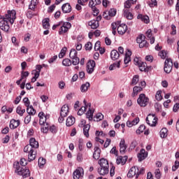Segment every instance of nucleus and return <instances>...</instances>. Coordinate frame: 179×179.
<instances>
[{"instance_id": "obj_1", "label": "nucleus", "mask_w": 179, "mask_h": 179, "mask_svg": "<svg viewBox=\"0 0 179 179\" xmlns=\"http://www.w3.org/2000/svg\"><path fill=\"white\" fill-rule=\"evenodd\" d=\"M0 29L8 33L10 27L9 26V22L10 24H13L15 23V20H16V11L15 10H9L5 15H0Z\"/></svg>"}, {"instance_id": "obj_2", "label": "nucleus", "mask_w": 179, "mask_h": 179, "mask_svg": "<svg viewBox=\"0 0 179 179\" xmlns=\"http://www.w3.org/2000/svg\"><path fill=\"white\" fill-rule=\"evenodd\" d=\"M38 141H36V138H31L29 140V145H26L24 148V152L28 153V161L33 162L36 159L37 156V152L34 150L38 149Z\"/></svg>"}, {"instance_id": "obj_3", "label": "nucleus", "mask_w": 179, "mask_h": 179, "mask_svg": "<svg viewBox=\"0 0 179 179\" xmlns=\"http://www.w3.org/2000/svg\"><path fill=\"white\" fill-rule=\"evenodd\" d=\"M98 164L100 167L98 168L97 171L100 176H107L108 174V161L104 158H101L99 160Z\"/></svg>"}, {"instance_id": "obj_4", "label": "nucleus", "mask_w": 179, "mask_h": 179, "mask_svg": "<svg viewBox=\"0 0 179 179\" xmlns=\"http://www.w3.org/2000/svg\"><path fill=\"white\" fill-rule=\"evenodd\" d=\"M39 124L43 125V132L46 134L48 132V120L50 119V115H45L44 113L40 112L38 113Z\"/></svg>"}, {"instance_id": "obj_5", "label": "nucleus", "mask_w": 179, "mask_h": 179, "mask_svg": "<svg viewBox=\"0 0 179 179\" xmlns=\"http://www.w3.org/2000/svg\"><path fill=\"white\" fill-rule=\"evenodd\" d=\"M15 167V173L18 176H22L23 178H27V177H30V170L27 169L26 167H21L19 165V162H16L14 164Z\"/></svg>"}, {"instance_id": "obj_6", "label": "nucleus", "mask_w": 179, "mask_h": 179, "mask_svg": "<svg viewBox=\"0 0 179 179\" xmlns=\"http://www.w3.org/2000/svg\"><path fill=\"white\" fill-rule=\"evenodd\" d=\"M149 103V98L145 94H141L137 99V103L140 107H146Z\"/></svg>"}, {"instance_id": "obj_7", "label": "nucleus", "mask_w": 179, "mask_h": 179, "mask_svg": "<svg viewBox=\"0 0 179 179\" xmlns=\"http://www.w3.org/2000/svg\"><path fill=\"white\" fill-rule=\"evenodd\" d=\"M146 37L143 34H140L137 38H136V42L138 44H139V48H143L145 47V48H148L149 47V43L146 40H145Z\"/></svg>"}, {"instance_id": "obj_8", "label": "nucleus", "mask_w": 179, "mask_h": 179, "mask_svg": "<svg viewBox=\"0 0 179 179\" xmlns=\"http://www.w3.org/2000/svg\"><path fill=\"white\" fill-rule=\"evenodd\" d=\"M146 122L150 127H156L157 124V117L155 115H148L146 117Z\"/></svg>"}, {"instance_id": "obj_9", "label": "nucleus", "mask_w": 179, "mask_h": 179, "mask_svg": "<svg viewBox=\"0 0 179 179\" xmlns=\"http://www.w3.org/2000/svg\"><path fill=\"white\" fill-rule=\"evenodd\" d=\"M171 69H173V61H171V59H166L164 62V72L166 73H170Z\"/></svg>"}, {"instance_id": "obj_10", "label": "nucleus", "mask_w": 179, "mask_h": 179, "mask_svg": "<svg viewBox=\"0 0 179 179\" xmlns=\"http://www.w3.org/2000/svg\"><path fill=\"white\" fill-rule=\"evenodd\" d=\"M71 24L70 22H64L62 26L60 27V29L59 31V34L61 36L64 34V33H66L71 29Z\"/></svg>"}, {"instance_id": "obj_11", "label": "nucleus", "mask_w": 179, "mask_h": 179, "mask_svg": "<svg viewBox=\"0 0 179 179\" xmlns=\"http://www.w3.org/2000/svg\"><path fill=\"white\" fill-rule=\"evenodd\" d=\"M94 66H96V62L94 60H90L87 64V73H93L94 72Z\"/></svg>"}, {"instance_id": "obj_12", "label": "nucleus", "mask_w": 179, "mask_h": 179, "mask_svg": "<svg viewBox=\"0 0 179 179\" xmlns=\"http://www.w3.org/2000/svg\"><path fill=\"white\" fill-rule=\"evenodd\" d=\"M127 30H128V27L125 24H119L117 27V33L121 36L125 34V33H127Z\"/></svg>"}, {"instance_id": "obj_13", "label": "nucleus", "mask_w": 179, "mask_h": 179, "mask_svg": "<svg viewBox=\"0 0 179 179\" xmlns=\"http://www.w3.org/2000/svg\"><path fill=\"white\" fill-rule=\"evenodd\" d=\"M69 114V106L67 104L64 105L60 110L61 117H68Z\"/></svg>"}, {"instance_id": "obj_14", "label": "nucleus", "mask_w": 179, "mask_h": 179, "mask_svg": "<svg viewBox=\"0 0 179 179\" xmlns=\"http://www.w3.org/2000/svg\"><path fill=\"white\" fill-rule=\"evenodd\" d=\"M148 157V152L145 150V149H141L140 152L138 155V162H142L145 160Z\"/></svg>"}, {"instance_id": "obj_15", "label": "nucleus", "mask_w": 179, "mask_h": 179, "mask_svg": "<svg viewBox=\"0 0 179 179\" xmlns=\"http://www.w3.org/2000/svg\"><path fill=\"white\" fill-rule=\"evenodd\" d=\"M82 173H83V169L79 168L76 169L73 173V179H79L82 177Z\"/></svg>"}, {"instance_id": "obj_16", "label": "nucleus", "mask_w": 179, "mask_h": 179, "mask_svg": "<svg viewBox=\"0 0 179 179\" xmlns=\"http://www.w3.org/2000/svg\"><path fill=\"white\" fill-rule=\"evenodd\" d=\"M127 160H128V157L127 156H119L117 157L116 159V164H122V166H124L127 163Z\"/></svg>"}, {"instance_id": "obj_17", "label": "nucleus", "mask_w": 179, "mask_h": 179, "mask_svg": "<svg viewBox=\"0 0 179 179\" xmlns=\"http://www.w3.org/2000/svg\"><path fill=\"white\" fill-rule=\"evenodd\" d=\"M136 174H138V166H133L130 169L127 173V177L129 178L134 177V176H136Z\"/></svg>"}, {"instance_id": "obj_18", "label": "nucleus", "mask_w": 179, "mask_h": 179, "mask_svg": "<svg viewBox=\"0 0 179 179\" xmlns=\"http://www.w3.org/2000/svg\"><path fill=\"white\" fill-rule=\"evenodd\" d=\"M63 13H70L72 11V7L69 3H64L62 6Z\"/></svg>"}, {"instance_id": "obj_19", "label": "nucleus", "mask_w": 179, "mask_h": 179, "mask_svg": "<svg viewBox=\"0 0 179 179\" xmlns=\"http://www.w3.org/2000/svg\"><path fill=\"white\" fill-rule=\"evenodd\" d=\"M120 152L122 155H124L125 153V150H127V145L125 144V140L124 139H121L120 143Z\"/></svg>"}, {"instance_id": "obj_20", "label": "nucleus", "mask_w": 179, "mask_h": 179, "mask_svg": "<svg viewBox=\"0 0 179 179\" xmlns=\"http://www.w3.org/2000/svg\"><path fill=\"white\" fill-rule=\"evenodd\" d=\"M100 153H101V150L97 146L94 147V152L93 154V157L95 160H99L100 159Z\"/></svg>"}, {"instance_id": "obj_21", "label": "nucleus", "mask_w": 179, "mask_h": 179, "mask_svg": "<svg viewBox=\"0 0 179 179\" xmlns=\"http://www.w3.org/2000/svg\"><path fill=\"white\" fill-rule=\"evenodd\" d=\"M76 122V119L73 116H69L66 121V127H72Z\"/></svg>"}, {"instance_id": "obj_22", "label": "nucleus", "mask_w": 179, "mask_h": 179, "mask_svg": "<svg viewBox=\"0 0 179 179\" xmlns=\"http://www.w3.org/2000/svg\"><path fill=\"white\" fill-rule=\"evenodd\" d=\"M110 58L113 61H117L120 58V53L116 50H113L110 52Z\"/></svg>"}, {"instance_id": "obj_23", "label": "nucleus", "mask_w": 179, "mask_h": 179, "mask_svg": "<svg viewBox=\"0 0 179 179\" xmlns=\"http://www.w3.org/2000/svg\"><path fill=\"white\" fill-rule=\"evenodd\" d=\"M131 55H132V52H131V50H127L125 53V57L124 59V62L125 64H129L131 61Z\"/></svg>"}, {"instance_id": "obj_24", "label": "nucleus", "mask_w": 179, "mask_h": 179, "mask_svg": "<svg viewBox=\"0 0 179 179\" xmlns=\"http://www.w3.org/2000/svg\"><path fill=\"white\" fill-rule=\"evenodd\" d=\"M19 124H20V122L19 120H11L10 122V129H15V128H17L19 127Z\"/></svg>"}, {"instance_id": "obj_25", "label": "nucleus", "mask_w": 179, "mask_h": 179, "mask_svg": "<svg viewBox=\"0 0 179 179\" xmlns=\"http://www.w3.org/2000/svg\"><path fill=\"white\" fill-rule=\"evenodd\" d=\"M90 87V83L89 82H87L80 86V91L82 92V93H86Z\"/></svg>"}, {"instance_id": "obj_26", "label": "nucleus", "mask_w": 179, "mask_h": 179, "mask_svg": "<svg viewBox=\"0 0 179 179\" xmlns=\"http://www.w3.org/2000/svg\"><path fill=\"white\" fill-rule=\"evenodd\" d=\"M124 16L129 20H132V19H134V15H132V13L129 12L128 10H124Z\"/></svg>"}, {"instance_id": "obj_27", "label": "nucleus", "mask_w": 179, "mask_h": 179, "mask_svg": "<svg viewBox=\"0 0 179 179\" xmlns=\"http://www.w3.org/2000/svg\"><path fill=\"white\" fill-rule=\"evenodd\" d=\"M137 19H140L142 22H144V23H149V17L148 15H143L142 14H139L137 16Z\"/></svg>"}, {"instance_id": "obj_28", "label": "nucleus", "mask_w": 179, "mask_h": 179, "mask_svg": "<svg viewBox=\"0 0 179 179\" xmlns=\"http://www.w3.org/2000/svg\"><path fill=\"white\" fill-rule=\"evenodd\" d=\"M88 25L90 26L91 29H96L99 27V22L96 20H91L88 22Z\"/></svg>"}, {"instance_id": "obj_29", "label": "nucleus", "mask_w": 179, "mask_h": 179, "mask_svg": "<svg viewBox=\"0 0 179 179\" xmlns=\"http://www.w3.org/2000/svg\"><path fill=\"white\" fill-rule=\"evenodd\" d=\"M138 66L141 72H148V71H149L148 69V64L145 62H141Z\"/></svg>"}, {"instance_id": "obj_30", "label": "nucleus", "mask_w": 179, "mask_h": 179, "mask_svg": "<svg viewBox=\"0 0 179 179\" xmlns=\"http://www.w3.org/2000/svg\"><path fill=\"white\" fill-rule=\"evenodd\" d=\"M43 29H50V18H45L42 21Z\"/></svg>"}, {"instance_id": "obj_31", "label": "nucleus", "mask_w": 179, "mask_h": 179, "mask_svg": "<svg viewBox=\"0 0 179 179\" xmlns=\"http://www.w3.org/2000/svg\"><path fill=\"white\" fill-rule=\"evenodd\" d=\"M90 129V124H85L83 128V134L86 138H89V131Z\"/></svg>"}, {"instance_id": "obj_32", "label": "nucleus", "mask_w": 179, "mask_h": 179, "mask_svg": "<svg viewBox=\"0 0 179 179\" xmlns=\"http://www.w3.org/2000/svg\"><path fill=\"white\" fill-rule=\"evenodd\" d=\"M27 113L29 115H34L36 114V110L33 108V106H29L27 108Z\"/></svg>"}, {"instance_id": "obj_33", "label": "nucleus", "mask_w": 179, "mask_h": 179, "mask_svg": "<svg viewBox=\"0 0 179 179\" xmlns=\"http://www.w3.org/2000/svg\"><path fill=\"white\" fill-rule=\"evenodd\" d=\"M120 65H121L120 61L115 62L109 66V70L114 71V69H115V68H120Z\"/></svg>"}, {"instance_id": "obj_34", "label": "nucleus", "mask_w": 179, "mask_h": 179, "mask_svg": "<svg viewBox=\"0 0 179 179\" xmlns=\"http://www.w3.org/2000/svg\"><path fill=\"white\" fill-rule=\"evenodd\" d=\"M138 82H139V76L138 75H135L134 76L131 85L132 86H135V85H137Z\"/></svg>"}, {"instance_id": "obj_35", "label": "nucleus", "mask_w": 179, "mask_h": 179, "mask_svg": "<svg viewBox=\"0 0 179 179\" xmlns=\"http://www.w3.org/2000/svg\"><path fill=\"white\" fill-rule=\"evenodd\" d=\"M36 6H37V0H31L29 5V9L33 10L34 9H36Z\"/></svg>"}, {"instance_id": "obj_36", "label": "nucleus", "mask_w": 179, "mask_h": 179, "mask_svg": "<svg viewBox=\"0 0 179 179\" xmlns=\"http://www.w3.org/2000/svg\"><path fill=\"white\" fill-rule=\"evenodd\" d=\"M143 88L141 87L136 86L133 88V96H135L139 92H142Z\"/></svg>"}, {"instance_id": "obj_37", "label": "nucleus", "mask_w": 179, "mask_h": 179, "mask_svg": "<svg viewBox=\"0 0 179 179\" xmlns=\"http://www.w3.org/2000/svg\"><path fill=\"white\" fill-rule=\"evenodd\" d=\"M16 113H17V114H19V115H20V117H23V114H24V113H26V109H22V107L18 106V107H17Z\"/></svg>"}, {"instance_id": "obj_38", "label": "nucleus", "mask_w": 179, "mask_h": 179, "mask_svg": "<svg viewBox=\"0 0 179 179\" xmlns=\"http://www.w3.org/2000/svg\"><path fill=\"white\" fill-rule=\"evenodd\" d=\"M169 131V130H167L166 128H163L161 129L159 134H160V137L161 138H166L167 136V132Z\"/></svg>"}, {"instance_id": "obj_39", "label": "nucleus", "mask_w": 179, "mask_h": 179, "mask_svg": "<svg viewBox=\"0 0 179 179\" xmlns=\"http://www.w3.org/2000/svg\"><path fill=\"white\" fill-rule=\"evenodd\" d=\"M88 106L90 108L92 104L89 103ZM87 118H88L89 120H92L93 119V110H90V108H89V110L87 113Z\"/></svg>"}, {"instance_id": "obj_40", "label": "nucleus", "mask_w": 179, "mask_h": 179, "mask_svg": "<svg viewBox=\"0 0 179 179\" xmlns=\"http://www.w3.org/2000/svg\"><path fill=\"white\" fill-rule=\"evenodd\" d=\"M62 65H64V66H71L72 65V62H71V59H64L62 61Z\"/></svg>"}, {"instance_id": "obj_41", "label": "nucleus", "mask_w": 179, "mask_h": 179, "mask_svg": "<svg viewBox=\"0 0 179 179\" xmlns=\"http://www.w3.org/2000/svg\"><path fill=\"white\" fill-rule=\"evenodd\" d=\"M69 57L71 59L78 57V52H76V50L71 49L69 53Z\"/></svg>"}, {"instance_id": "obj_42", "label": "nucleus", "mask_w": 179, "mask_h": 179, "mask_svg": "<svg viewBox=\"0 0 179 179\" xmlns=\"http://www.w3.org/2000/svg\"><path fill=\"white\" fill-rule=\"evenodd\" d=\"M155 99L157 100V101H161V100H163V96H162V90L157 92Z\"/></svg>"}, {"instance_id": "obj_43", "label": "nucleus", "mask_w": 179, "mask_h": 179, "mask_svg": "<svg viewBox=\"0 0 179 179\" xmlns=\"http://www.w3.org/2000/svg\"><path fill=\"white\" fill-rule=\"evenodd\" d=\"M145 125L144 124H141L139 127H138V129L136 130V134H138V135H141V134H142V132H143V131H145Z\"/></svg>"}, {"instance_id": "obj_44", "label": "nucleus", "mask_w": 179, "mask_h": 179, "mask_svg": "<svg viewBox=\"0 0 179 179\" xmlns=\"http://www.w3.org/2000/svg\"><path fill=\"white\" fill-rule=\"evenodd\" d=\"M116 14H117V10H115V8H110L108 11V15L111 17L115 16Z\"/></svg>"}, {"instance_id": "obj_45", "label": "nucleus", "mask_w": 179, "mask_h": 179, "mask_svg": "<svg viewBox=\"0 0 179 179\" xmlns=\"http://www.w3.org/2000/svg\"><path fill=\"white\" fill-rule=\"evenodd\" d=\"M145 173V168H141L139 171V168L137 167V174L136 176V178H138L140 174Z\"/></svg>"}, {"instance_id": "obj_46", "label": "nucleus", "mask_w": 179, "mask_h": 179, "mask_svg": "<svg viewBox=\"0 0 179 179\" xmlns=\"http://www.w3.org/2000/svg\"><path fill=\"white\" fill-rule=\"evenodd\" d=\"M38 164L40 167L44 166V164H45V159L43 157H40L38 161Z\"/></svg>"}, {"instance_id": "obj_47", "label": "nucleus", "mask_w": 179, "mask_h": 179, "mask_svg": "<svg viewBox=\"0 0 179 179\" xmlns=\"http://www.w3.org/2000/svg\"><path fill=\"white\" fill-rule=\"evenodd\" d=\"M33 16H36V13H34L33 10H28L27 13V17H28V19H31Z\"/></svg>"}, {"instance_id": "obj_48", "label": "nucleus", "mask_w": 179, "mask_h": 179, "mask_svg": "<svg viewBox=\"0 0 179 179\" xmlns=\"http://www.w3.org/2000/svg\"><path fill=\"white\" fill-rule=\"evenodd\" d=\"M92 47H93V45H92V43H90V42H87L85 45V48L86 51H90V50H92Z\"/></svg>"}, {"instance_id": "obj_49", "label": "nucleus", "mask_w": 179, "mask_h": 179, "mask_svg": "<svg viewBox=\"0 0 179 179\" xmlns=\"http://www.w3.org/2000/svg\"><path fill=\"white\" fill-rule=\"evenodd\" d=\"M71 59H72L73 65H78V64L80 62L79 57H73V58H71Z\"/></svg>"}, {"instance_id": "obj_50", "label": "nucleus", "mask_w": 179, "mask_h": 179, "mask_svg": "<svg viewBox=\"0 0 179 179\" xmlns=\"http://www.w3.org/2000/svg\"><path fill=\"white\" fill-rule=\"evenodd\" d=\"M77 162H78V163L83 162V155L80 152L77 155Z\"/></svg>"}, {"instance_id": "obj_51", "label": "nucleus", "mask_w": 179, "mask_h": 179, "mask_svg": "<svg viewBox=\"0 0 179 179\" xmlns=\"http://www.w3.org/2000/svg\"><path fill=\"white\" fill-rule=\"evenodd\" d=\"M155 174L157 179H160V177H162V173L160 172L159 169L155 170Z\"/></svg>"}, {"instance_id": "obj_52", "label": "nucleus", "mask_w": 179, "mask_h": 179, "mask_svg": "<svg viewBox=\"0 0 179 179\" xmlns=\"http://www.w3.org/2000/svg\"><path fill=\"white\" fill-rule=\"evenodd\" d=\"M86 111V106H82L78 111V115H83V113Z\"/></svg>"}, {"instance_id": "obj_53", "label": "nucleus", "mask_w": 179, "mask_h": 179, "mask_svg": "<svg viewBox=\"0 0 179 179\" xmlns=\"http://www.w3.org/2000/svg\"><path fill=\"white\" fill-rule=\"evenodd\" d=\"M20 164L23 167H24L25 166H27V160H26V159L24 158H22L20 161Z\"/></svg>"}, {"instance_id": "obj_54", "label": "nucleus", "mask_w": 179, "mask_h": 179, "mask_svg": "<svg viewBox=\"0 0 179 179\" xmlns=\"http://www.w3.org/2000/svg\"><path fill=\"white\" fill-rule=\"evenodd\" d=\"M149 6L150 8H153L155 6H157V0H151V1L149 3Z\"/></svg>"}, {"instance_id": "obj_55", "label": "nucleus", "mask_w": 179, "mask_h": 179, "mask_svg": "<svg viewBox=\"0 0 179 179\" xmlns=\"http://www.w3.org/2000/svg\"><path fill=\"white\" fill-rule=\"evenodd\" d=\"M24 104L26 107H29L30 106V101L29 100V98L25 97L23 99Z\"/></svg>"}, {"instance_id": "obj_56", "label": "nucleus", "mask_w": 179, "mask_h": 179, "mask_svg": "<svg viewBox=\"0 0 179 179\" xmlns=\"http://www.w3.org/2000/svg\"><path fill=\"white\" fill-rule=\"evenodd\" d=\"M166 55H167V53L164 50H162L159 52V56L161 57V58H162V59H166Z\"/></svg>"}, {"instance_id": "obj_57", "label": "nucleus", "mask_w": 179, "mask_h": 179, "mask_svg": "<svg viewBox=\"0 0 179 179\" xmlns=\"http://www.w3.org/2000/svg\"><path fill=\"white\" fill-rule=\"evenodd\" d=\"M118 26H120V21H117V22H113L111 24L112 30H115L117 27L118 28Z\"/></svg>"}, {"instance_id": "obj_58", "label": "nucleus", "mask_w": 179, "mask_h": 179, "mask_svg": "<svg viewBox=\"0 0 179 179\" xmlns=\"http://www.w3.org/2000/svg\"><path fill=\"white\" fill-rule=\"evenodd\" d=\"M110 153H111L112 155H115L116 156H118V151L117 150V148L116 147H113L110 150Z\"/></svg>"}, {"instance_id": "obj_59", "label": "nucleus", "mask_w": 179, "mask_h": 179, "mask_svg": "<svg viewBox=\"0 0 179 179\" xmlns=\"http://www.w3.org/2000/svg\"><path fill=\"white\" fill-rule=\"evenodd\" d=\"M145 36L148 38H152V37H153V35L152 34V29H148L145 33Z\"/></svg>"}, {"instance_id": "obj_60", "label": "nucleus", "mask_w": 179, "mask_h": 179, "mask_svg": "<svg viewBox=\"0 0 179 179\" xmlns=\"http://www.w3.org/2000/svg\"><path fill=\"white\" fill-rule=\"evenodd\" d=\"M179 167V162L176 161L175 164L172 166V171H176Z\"/></svg>"}, {"instance_id": "obj_61", "label": "nucleus", "mask_w": 179, "mask_h": 179, "mask_svg": "<svg viewBox=\"0 0 179 179\" xmlns=\"http://www.w3.org/2000/svg\"><path fill=\"white\" fill-rule=\"evenodd\" d=\"M31 121V116L30 115H28L24 118V124H29Z\"/></svg>"}, {"instance_id": "obj_62", "label": "nucleus", "mask_w": 179, "mask_h": 179, "mask_svg": "<svg viewBox=\"0 0 179 179\" xmlns=\"http://www.w3.org/2000/svg\"><path fill=\"white\" fill-rule=\"evenodd\" d=\"M92 10L93 11L94 16H97V15H99V9H97V8L92 7Z\"/></svg>"}, {"instance_id": "obj_63", "label": "nucleus", "mask_w": 179, "mask_h": 179, "mask_svg": "<svg viewBox=\"0 0 179 179\" xmlns=\"http://www.w3.org/2000/svg\"><path fill=\"white\" fill-rule=\"evenodd\" d=\"M100 41H96L95 45H94V50L95 51H99L100 50Z\"/></svg>"}, {"instance_id": "obj_64", "label": "nucleus", "mask_w": 179, "mask_h": 179, "mask_svg": "<svg viewBox=\"0 0 179 179\" xmlns=\"http://www.w3.org/2000/svg\"><path fill=\"white\" fill-rule=\"evenodd\" d=\"M138 145V142L136 141H134L130 145V149H135L136 148V145Z\"/></svg>"}]
</instances>
